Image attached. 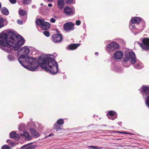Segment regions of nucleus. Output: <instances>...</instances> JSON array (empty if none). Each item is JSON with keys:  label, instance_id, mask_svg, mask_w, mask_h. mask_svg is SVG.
Returning <instances> with one entry per match:
<instances>
[{"label": "nucleus", "instance_id": "2", "mask_svg": "<svg viewBox=\"0 0 149 149\" xmlns=\"http://www.w3.org/2000/svg\"><path fill=\"white\" fill-rule=\"evenodd\" d=\"M29 52V49L27 47H24L21 49H20L18 52V54H23L21 55L18 60L20 63L23 66L22 61L24 60V59H26V61L30 65L29 70L34 71L38 67V63L36 58L27 56Z\"/></svg>", "mask_w": 149, "mask_h": 149}, {"label": "nucleus", "instance_id": "17", "mask_svg": "<svg viewBox=\"0 0 149 149\" xmlns=\"http://www.w3.org/2000/svg\"><path fill=\"white\" fill-rule=\"evenodd\" d=\"M141 91L146 95L149 94V87L147 86H143L141 89Z\"/></svg>", "mask_w": 149, "mask_h": 149}, {"label": "nucleus", "instance_id": "10", "mask_svg": "<svg viewBox=\"0 0 149 149\" xmlns=\"http://www.w3.org/2000/svg\"><path fill=\"white\" fill-rule=\"evenodd\" d=\"M119 45L118 44L114 42L109 45L107 47L110 49V50L114 51L115 49H117L119 48Z\"/></svg>", "mask_w": 149, "mask_h": 149}, {"label": "nucleus", "instance_id": "47", "mask_svg": "<svg viewBox=\"0 0 149 149\" xmlns=\"http://www.w3.org/2000/svg\"><path fill=\"white\" fill-rule=\"evenodd\" d=\"M1 3H0V8H1Z\"/></svg>", "mask_w": 149, "mask_h": 149}, {"label": "nucleus", "instance_id": "31", "mask_svg": "<svg viewBox=\"0 0 149 149\" xmlns=\"http://www.w3.org/2000/svg\"><path fill=\"white\" fill-rule=\"evenodd\" d=\"M44 35L47 37H49L50 35L49 32L47 31H45L43 33Z\"/></svg>", "mask_w": 149, "mask_h": 149}, {"label": "nucleus", "instance_id": "26", "mask_svg": "<svg viewBox=\"0 0 149 149\" xmlns=\"http://www.w3.org/2000/svg\"><path fill=\"white\" fill-rule=\"evenodd\" d=\"M19 14L21 16L26 15V13L25 10L23 9H21L19 10Z\"/></svg>", "mask_w": 149, "mask_h": 149}, {"label": "nucleus", "instance_id": "14", "mask_svg": "<svg viewBox=\"0 0 149 149\" xmlns=\"http://www.w3.org/2000/svg\"><path fill=\"white\" fill-rule=\"evenodd\" d=\"M123 54L122 52L120 51H119L116 52L114 55V58L117 59H120L122 57Z\"/></svg>", "mask_w": 149, "mask_h": 149}, {"label": "nucleus", "instance_id": "35", "mask_svg": "<svg viewBox=\"0 0 149 149\" xmlns=\"http://www.w3.org/2000/svg\"><path fill=\"white\" fill-rule=\"evenodd\" d=\"M50 21L52 23H54L56 22V20L55 19L53 18H52L50 19Z\"/></svg>", "mask_w": 149, "mask_h": 149}, {"label": "nucleus", "instance_id": "15", "mask_svg": "<svg viewBox=\"0 0 149 149\" xmlns=\"http://www.w3.org/2000/svg\"><path fill=\"white\" fill-rule=\"evenodd\" d=\"M20 135V136H24L25 137V140H31L32 139V137L27 132L25 131L23 132V134L21 133Z\"/></svg>", "mask_w": 149, "mask_h": 149}, {"label": "nucleus", "instance_id": "7", "mask_svg": "<svg viewBox=\"0 0 149 149\" xmlns=\"http://www.w3.org/2000/svg\"><path fill=\"white\" fill-rule=\"evenodd\" d=\"M63 37L61 34H54L52 36V40L55 43L60 42L63 40Z\"/></svg>", "mask_w": 149, "mask_h": 149}, {"label": "nucleus", "instance_id": "1", "mask_svg": "<svg viewBox=\"0 0 149 149\" xmlns=\"http://www.w3.org/2000/svg\"><path fill=\"white\" fill-rule=\"evenodd\" d=\"M24 43V40L20 35L10 36L6 33L0 34L1 48L8 53L17 50Z\"/></svg>", "mask_w": 149, "mask_h": 149}, {"label": "nucleus", "instance_id": "28", "mask_svg": "<svg viewBox=\"0 0 149 149\" xmlns=\"http://www.w3.org/2000/svg\"><path fill=\"white\" fill-rule=\"evenodd\" d=\"M31 0H23V3L24 5H28L31 3Z\"/></svg>", "mask_w": 149, "mask_h": 149}, {"label": "nucleus", "instance_id": "36", "mask_svg": "<svg viewBox=\"0 0 149 149\" xmlns=\"http://www.w3.org/2000/svg\"><path fill=\"white\" fill-rule=\"evenodd\" d=\"M81 23V22L79 20H77L76 22V24L77 26L79 25Z\"/></svg>", "mask_w": 149, "mask_h": 149}, {"label": "nucleus", "instance_id": "54", "mask_svg": "<svg viewBox=\"0 0 149 149\" xmlns=\"http://www.w3.org/2000/svg\"><path fill=\"white\" fill-rule=\"evenodd\" d=\"M58 149H59V148H58Z\"/></svg>", "mask_w": 149, "mask_h": 149}, {"label": "nucleus", "instance_id": "27", "mask_svg": "<svg viewBox=\"0 0 149 149\" xmlns=\"http://www.w3.org/2000/svg\"><path fill=\"white\" fill-rule=\"evenodd\" d=\"M64 121L63 119H58L56 122L57 124L60 125H62L64 123Z\"/></svg>", "mask_w": 149, "mask_h": 149}, {"label": "nucleus", "instance_id": "48", "mask_svg": "<svg viewBox=\"0 0 149 149\" xmlns=\"http://www.w3.org/2000/svg\"><path fill=\"white\" fill-rule=\"evenodd\" d=\"M10 33H11V34H13V32H10Z\"/></svg>", "mask_w": 149, "mask_h": 149}, {"label": "nucleus", "instance_id": "5", "mask_svg": "<svg viewBox=\"0 0 149 149\" xmlns=\"http://www.w3.org/2000/svg\"><path fill=\"white\" fill-rule=\"evenodd\" d=\"M139 44L142 48L145 50H149V38H144L141 43Z\"/></svg>", "mask_w": 149, "mask_h": 149}, {"label": "nucleus", "instance_id": "37", "mask_svg": "<svg viewBox=\"0 0 149 149\" xmlns=\"http://www.w3.org/2000/svg\"><path fill=\"white\" fill-rule=\"evenodd\" d=\"M17 22L19 24H23V22L20 19L17 20Z\"/></svg>", "mask_w": 149, "mask_h": 149}, {"label": "nucleus", "instance_id": "9", "mask_svg": "<svg viewBox=\"0 0 149 149\" xmlns=\"http://www.w3.org/2000/svg\"><path fill=\"white\" fill-rule=\"evenodd\" d=\"M33 143L31 142L24 145L21 147L20 149H34L36 148L37 146L36 145H33L29 146L30 145L32 144Z\"/></svg>", "mask_w": 149, "mask_h": 149}, {"label": "nucleus", "instance_id": "51", "mask_svg": "<svg viewBox=\"0 0 149 149\" xmlns=\"http://www.w3.org/2000/svg\"><path fill=\"white\" fill-rule=\"evenodd\" d=\"M117 140H121V139H117Z\"/></svg>", "mask_w": 149, "mask_h": 149}, {"label": "nucleus", "instance_id": "20", "mask_svg": "<svg viewBox=\"0 0 149 149\" xmlns=\"http://www.w3.org/2000/svg\"><path fill=\"white\" fill-rule=\"evenodd\" d=\"M115 112L113 111H110L108 112L107 115L109 118L111 120H114V118H113L112 117L114 115Z\"/></svg>", "mask_w": 149, "mask_h": 149}, {"label": "nucleus", "instance_id": "23", "mask_svg": "<svg viewBox=\"0 0 149 149\" xmlns=\"http://www.w3.org/2000/svg\"><path fill=\"white\" fill-rule=\"evenodd\" d=\"M57 5L59 9H61L63 8L64 5L63 0H58Z\"/></svg>", "mask_w": 149, "mask_h": 149}, {"label": "nucleus", "instance_id": "21", "mask_svg": "<svg viewBox=\"0 0 149 149\" xmlns=\"http://www.w3.org/2000/svg\"><path fill=\"white\" fill-rule=\"evenodd\" d=\"M6 21L7 20L6 18L0 17V29L4 26V23L6 22Z\"/></svg>", "mask_w": 149, "mask_h": 149}, {"label": "nucleus", "instance_id": "30", "mask_svg": "<svg viewBox=\"0 0 149 149\" xmlns=\"http://www.w3.org/2000/svg\"><path fill=\"white\" fill-rule=\"evenodd\" d=\"M1 149H11V148L7 145H4L2 147Z\"/></svg>", "mask_w": 149, "mask_h": 149}, {"label": "nucleus", "instance_id": "40", "mask_svg": "<svg viewBox=\"0 0 149 149\" xmlns=\"http://www.w3.org/2000/svg\"><path fill=\"white\" fill-rule=\"evenodd\" d=\"M142 24H143L142 28H144L145 27V25H146V23L145 22H142Z\"/></svg>", "mask_w": 149, "mask_h": 149}, {"label": "nucleus", "instance_id": "52", "mask_svg": "<svg viewBox=\"0 0 149 149\" xmlns=\"http://www.w3.org/2000/svg\"><path fill=\"white\" fill-rule=\"evenodd\" d=\"M104 126H106V125H104Z\"/></svg>", "mask_w": 149, "mask_h": 149}, {"label": "nucleus", "instance_id": "44", "mask_svg": "<svg viewBox=\"0 0 149 149\" xmlns=\"http://www.w3.org/2000/svg\"><path fill=\"white\" fill-rule=\"evenodd\" d=\"M47 0L50 2H52L54 0Z\"/></svg>", "mask_w": 149, "mask_h": 149}, {"label": "nucleus", "instance_id": "6", "mask_svg": "<svg viewBox=\"0 0 149 149\" xmlns=\"http://www.w3.org/2000/svg\"><path fill=\"white\" fill-rule=\"evenodd\" d=\"M74 24L72 22H67L65 23L63 26L64 30L68 32L74 29Z\"/></svg>", "mask_w": 149, "mask_h": 149}, {"label": "nucleus", "instance_id": "49", "mask_svg": "<svg viewBox=\"0 0 149 149\" xmlns=\"http://www.w3.org/2000/svg\"><path fill=\"white\" fill-rule=\"evenodd\" d=\"M42 56H40V58L41 59H42Z\"/></svg>", "mask_w": 149, "mask_h": 149}, {"label": "nucleus", "instance_id": "22", "mask_svg": "<svg viewBox=\"0 0 149 149\" xmlns=\"http://www.w3.org/2000/svg\"><path fill=\"white\" fill-rule=\"evenodd\" d=\"M62 127L60 125L56 123H55L53 126L54 129L56 130V131L60 130H62Z\"/></svg>", "mask_w": 149, "mask_h": 149}, {"label": "nucleus", "instance_id": "42", "mask_svg": "<svg viewBox=\"0 0 149 149\" xmlns=\"http://www.w3.org/2000/svg\"><path fill=\"white\" fill-rule=\"evenodd\" d=\"M48 6L49 7H51L52 6V5L51 3H49L48 4Z\"/></svg>", "mask_w": 149, "mask_h": 149}, {"label": "nucleus", "instance_id": "8", "mask_svg": "<svg viewBox=\"0 0 149 149\" xmlns=\"http://www.w3.org/2000/svg\"><path fill=\"white\" fill-rule=\"evenodd\" d=\"M63 12L65 15L67 16L72 15L74 13L73 9L69 6L65 7Z\"/></svg>", "mask_w": 149, "mask_h": 149}, {"label": "nucleus", "instance_id": "13", "mask_svg": "<svg viewBox=\"0 0 149 149\" xmlns=\"http://www.w3.org/2000/svg\"><path fill=\"white\" fill-rule=\"evenodd\" d=\"M80 45L79 43L70 44L68 45L67 49L69 50H74L76 49Z\"/></svg>", "mask_w": 149, "mask_h": 149}, {"label": "nucleus", "instance_id": "46", "mask_svg": "<svg viewBox=\"0 0 149 149\" xmlns=\"http://www.w3.org/2000/svg\"><path fill=\"white\" fill-rule=\"evenodd\" d=\"M119 125H120V126H121V124H122V123L121 122H119L118 123Z\"/></svg>", "mask_w": 149, "mask_h": 149}, {"label": "nucleus", "instance_id": "25", "mask_svg": "<svg viewBox=\"0 0 149 149\" xmlns=\"http://www.w3.org/2000/svg\"><path fill=\"white\" fill-rule=\"evenodd\" d=\"M10 141V140H6V142L8 143L9 145L12 147L15 146L19 144L18 142H11Z\"/></svg>", "mask_w": 149, "mask_h": 149}, {"label": "nucleus", "instance_id": "50", "mask_svg": "<svg viewBox=\"0 0 149 149\" xmlns=\"http://www.w3.org/2000/svg\"><path fill=\"white\" fill-rule=\"evenodd\" d=\"M129 138L130 139H133V138L132 137H130Z\"/></svg>", "mask_w": 149, "mask_h": 149}, {"label": "nucleus", "instance_id": "34", "mask_svg": "<svg viewBox=\"0 0 149 149\" xmlns=\"http://www.w3.org/2000/svg\"><path fill=\"white\" fill-rule=\"evenodd\" d=\"M66 3L67 4H70L73 2V0H65Z\"/></svg>", "mask_w": 149, "mask_h": 149}, {"label": "nucleus", "instance_id": "29", "mask_svg": "<svg viewBox=\"0 0 149 149\" xmlns=\"http://www.w3.org/2000/svg\"><path fill=\"white\" fill-rule=\"evenodd\" d=\"M88 148H92L94 149H101V148L100 147H99L97 146H88L87 147Z\"/></svg>", "mask_w": 149, "mask_h": 149}, {"label": "nucleus", "instance_id": "53", "mask_svg": "<svg viewBox=\"0 0 149 149\" xmlns=\"http://www.w3.org/2000/svg\"><path fill=\"white\" fill-rule=\"evenodd\" d=\"M96 53H95V54H96Z\"/></svg>", "mask_w": 149, "mask_h": 149}, {"label": "nucleus", "instance_id": "4", "mask_svg": "<svg viewBox=\"0 0 149 149\" xmlns=\"http://www.w3.org/2000/svg\"><path fill=\"white\" fill-rule=\"evenodd\" d=\"M129 60L132 64H134L136 61V58L135 53L133 52H131L129 53L128 55H126L125 57L123 59L124 62H126Z\"/></svg>", "mask_w": 149, "mask_h": 149}, {"label": "nucleus", "instance_id": "19", "mask_svg": "<svg viewBox=\"0 0 149 149\" xmlns=\"http://www.w3.org/2000/svg\"><path fill=\"white\" fill-rule=\"evenodd\" d=\"M1 11L3 15H8L9 13L8 9L5 7H3L1 8Z\"/></svg>", "mask_w": 149, "mask_h": 149}, {"label": "nucleus", "instance_id": "32", "mask_svg": "<svg viewBox=\"0 0 149 149\" xmlns=\"http://www.w3.org/2000/svg\"><path fill=\"white\" fill-rule=\"evenodd\" d=\"M146 102L147 105L149 108V96H147Z\"/></svg>", "mask_w": 149, "mask_h": 149}, {"label": "nucleus", "instance_id": "11", "mask_svg": "<svg viewBox=\"0 0 149 149\" xmlns=\"http://www.w3.org/2000/svg\"><path fill=\"white\" fill-rule=\"evenodd\" d=\"M141 21L142 19L141 18L138 17H134L131 19L130 22L132 24H139Z\"/></svg>", "mask_w": 149, "mask_h": 149}, {"label": "nucleus", "instance_id": "3", "mask_svg": "<svg viewBox=\"0 0 149 149\" xmlns=\"http://www.w3.org/2000/svg\"><path fill=\"white\" fill-rule=\"evenodd\" d=\"M43 63L41 67L46 72H49L52 74H55L58 72V65L54 59L51 58H43Z\"/></svg>", "mask_w": 149, "mask_h": 149}, {"label": "nucleus", "instance_id": "45", "mask_svg": "<svg viewBox=\"0 0 149 149\" xmlns=\"http://www.w3.org/2000/svg\"><path fill=\"white\" fill-rule=\"evenodd\" d=\"M132 28L133 29H134L135 28V27L134 25H132Z\"/></svg>", "mask_w": 149, "mask_h": 149}, {"label": "nucleus", "instance_id": "33", "mask_svg": "<svg viewBox=\"0 0 149 149\" xmlns=\"http://www.w3.org/2000/svg\"><path fill=\"white\" fill-rule=\"evenodd\" d=\"M8 58L10 60H12L14 59V57L12 55H9L8 56Z\"/></svg>", "mask_w": 149, "mask_h": 149}, {"label": "nucleus", "instance_id": "38", "mask_svg": "<svg viewBox=\"0 0 149 149\" xmlns=\"http://www.w3.org/2000/svg\"><path fill=\"white\" fill-rule=\"evenodd\" d=\"M10 2L14 4L16 2V0H9Z\"/></svg>", "mask_w": 149, "mask_h": 149}, {"label": "nucleus", "instance_id": "43", "mask_svg": "<svg viewBox=\"0 0 149 149\" xmlns=\"http://www.w3.org/2000/svg\"><path fill=\"white\" fill-rule=\"evenodd\" d=\"M138 66H139V65H134V67L136 68H137L138 67Z\"/></svg>", "mask_w": 149, "mask_h": 149}, {"label": "nucleus", "instance_id": "41", "mask_svg": "<svg viewBox=\"0 0 149 149\" xmlns=\"http://www.w3.org/2000/svg\"><path fill=\"white\" fill-rule=\"evenodd\" d=\"M54 135V134L53 133H51L50 134H49V135L47 136H46L45 137V138H46L47 137H48V136H53V135Z\"/></svg>", "mask_w": 149, "mask_h": 149}, {"label": "nucleus", "instance_id": "12", "mask_svg": "<svg viewBox=\"0 0 149 149\" xmlns=\"http://www.w3.org/2000/svg\"><path fill=\"white\" fill-rule=\"evenodd\" d=\"M10 138L11 139H19L20 136V134L19 135L18 134L16 133V132L15 131H13L11 132L10 133Z\"/></svg>", "mask_w": 149, "mask_h": 149}, {"label": "nucleus", "instance_id": "16", "mask_svg": "<svg viewBox=\"0 0 149 149\" xmlns=\"http://www.w3.org/2000/svg\"><path fill=\"white\" fill-rule=\"evenodd\" d=\"M50 27V24L47 22H45L42 25L41 27L42 29L44 30H47Z\"/></svg>", "mask_w": 149, "mask_h": 149}, {"label": "nucleus", "instance_id": "39", "mask_svg": "<svg viewBox=\"0 0 149 149\" xmlns=\"http://www.w3.org/2000/svg\"><path fill=\"white\" fill-rule=\"evenodd\" d=\"M117 132L118 133H123V134H131V133H128L126 132Z\"/></svg>", "mask_w": 149, "mask_h": 149}, {"label": "nucleus", "instance_id": "24", "mask_svg": "<svg viewBox=\"0 0 149 149\" xmlns=\"http://www.w3.org/2000/svg\"><path fill=\"white\" fill-rule=\"evenodd\" d=\"M44 22V19H38L36 21V23L38 26H42V25L43 24Z\"/></svg>", "mask_w": 149, "mask_h": 149}, {"label": "nucleus", "instance_id": "18", "mask_svg": "<svg viewBox=\"0 0 149 149\" xmlns=\"http://www.w3.org/2000/svg\"><path fill=\"white\" fill-rule=\"evenodd\" d=\"M30 131L31 134L33 135L35 137H38L39 136V134L33 128H30Z\"/></svg>", "mask_w": 149, "mask_h": 149}]
</instances>
